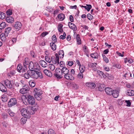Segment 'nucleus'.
I'll return each instance as SVG.
<instances>
[{
	"label": "nucleus",
	"instance_id": "62",
	"mask_svg": "<svg viewBox=\"0 0 134 134\" xmlns=\"http://www.w3.org/2000/svg\"><path fill=\"white\" fill-rule=\"evenodd\" d=\"M74 63L72 61L69 62L68 65L70 66H71Z\"/></svg>",
	"mask_w": 134,
	"mask_h": 134
},
{
	"label": "nucleus",
	"instance_id": "13",
	"mask_svg": "<svg viewBox=\"0 0 134 134\" xmlns=\"http://www.w3.org/2000/svg\"><path fill=\"white\" fill-rule=\"evenodd\" d=\"M68 26L69 27L72 29L73 30H76L77 29V28L75 25L71 22H69Z\"/></svg>",
	"mask_w": 134,
	"mask_h": 134
},
{
	"label": "nucleus",
	"instance_id": "7",
	"mask_svg": "<svg viewBox=\"0 0 134 134\" xmlns=\"http://www.w3.org/2000/svg\"><path fill=\"white\" fill-rule=\"evenodd\" d=\"M22 26V24L19 22H16L15 24H13V26L17 31L20 29Z\"/></svg>",
	"mask_w": 134,
	"mask_h": 134
},
{
	"label": "nucleus",
	"instance_id": "36",
	"mask_svg": "<svg viewBox=\"0 0 134 134\" xmlns=\"http://www.w3.org/2000/svg\"><path fill=\"white\" fill-rule=\"evenodd\" d=\"M85 68L83 66L80 65L79 66V69L80 70V72H83L85 70Z\"/></svg>",
	"mask_w": 134,
	"mask_h": 134
},
{
	"label": "nucleus",
	"instance_id": "26",
	"mask_svg": "<svg viewBox=\"0 0 134 134\" xmlns=\"http://www.w3.org/2000/svg\"><path fill=\"white\" fill-rule=\"evenodd\" d=\"M58 17L60 20L62 21L65 18V15L61 13L58 15Z\"/></svg>",
	"mask_w": 134,
	"mask_h": 134
},
{
	"label": "nucleus",
	"instance_id": "27",
	"mask_svg": "<svg viewBox=\"0 0 134 134\" xmlns=\"http://www.w3.org/2000/svg\"><path fill=\"white\" fill-rule=\"evenodd\" d=\"M98 89L99 91H103L104 90V85L102 84H98Z\"/></svg>",
	"mask_w": 134,
	"mask_h": 134
},
{
	"label": "nucleus",
	"instance_id": "25",
	"mask_svg": "<svg viewBox=\"0 0 134 134\" xmlns=\"http://www.w3.org/2000/svg\"><path fill=\"white\" fill-rule=\"evenodd\" d=\"M119 92L118 91L115 90L113 91V93H112L111 95H112L113 97L114 98H117L119 95Z\"/></svg>",
	"mask_w": 134,
	"mask_h": 134
},
{
	"label": "nucleus",
	"instance_id": "52",
	"mask_svg": "<svg viewBox=\"0 0 134 134\" xmlns=\"http://www.w3.org/2000/svg\"><path fill=\"white\" fill-rule=\"evenodd\" d=\"M2 100L4 102H5L7 101V99L6 97H5L4 96H2L1 98Z\"/></svg>",
	"mask_w": 134,
	"mask_h": 134
},
{
	"label": "nucleus",
	"instance_id": "10",
	"mask_svg": "<svg viewBox=\"0 0 134 134\" xmlns=\"http://www.w3.org/2000/svg\"><path fill=\"white\" fill-rule=\"evenodd\" d=\"M29 78L31 77L35 79V78L37 76L36 75H35L36 71L31 70H29Z\"/></svg>",
	"mask_w": 134,
	"mask_h": 134
},
{
	"label": "nucleus",
	"instance_id": "33",
	"mask_svg": "<svg viewBox=\"0 0 134 134\" xmlns=\"http://www.w3.org/2000/svg\"><path fill=\"white\" fill-rule=\"evenodd\" d=\"M29 83L30 86L32 87H34L35 85V82L32 80L30 81Z\"/></svg>",
	"mask_w": 134,
	"mask_h": 134
},
{
	"label": "nucleus",
	"instance_id": "34",
	"mask_svg": "<svg viewBox=\"0 0 134 134\" xmlns=\"http://www.w3.org/2000/svg\"><path fill=\"white\" fill-rule=\"evenodd\" d=\"M64 52L63 50H60L59 52V57H60L63 58L64 56Z\"/></svg>",
	"mask_w": 134,
	"mask_h": 134
},
{
	"label": "nucleus",
	"instance_id": "46",
	"mask_svg": "<svg viewBox=\"0 0 134 134\" xmlns=\"http://www.w3.org/2000/svg\"><path fill=\"white\" fill-rule=\"evenodd\" d=\"M86 9L88 11H89L90 10V9L92 8V6L90 4H86Z\"/></svg>",
	"mask_w": 134,
	"mask_h": 134
},
{
	"label": "nucleus",
	"instance_id": "57",
	"mask_svg": "<svg viewBox=\"0 0 134 134\" xmlns=\"http://www.w3.org/2000/svg\"><path fill=\"white\" fill-rule=\"evenodd\" d=\"M15 86L16 87H17L19 88H20L22 86L21 84L18 83H16Z\"/></svg>",
	"mask_w": 134,
	"mask_h": 134
},
{
	"label": "nucleus",
	"instance_id": "48",
	"mask_svg": "<svg viewBox=\"0 0 134 134\" xmlns=\"http://www.w3.org/2000/svg\"><path fill=\"white\" fill-rule=\"evenodd\" d=\"M113 66L119 69H120L121 67V65L119 63H117L115 64H114Z\"/></svg>",
	"mask_w": 134,
	"mask_h": 134
},
{
	"label": "nucleus",
	"instance_id": "30",
	"mask_svg": "<svg viewBox=\"0 0 134 134\" xmlns=\"http://www.w3.org/2000/svg\"><path fill=\"white\" fill-rule=\"evenodd\" d=\"M7 112L12 117L14 116L15 115V113L13 112L10 109H8Z\"/></svg>",
	"mask_w": 134,
	"mask_h": 134
},
{
	"label": "nucleus",
	"instance_id": "37",
	"mask_svg": "<svg viewBox=\"0 0 134 134\" xmlns=\"http://www.w3.org/2000/svg\"><path fill=\"white\" fill-rule=\"evenodd\" d=\"M83 72H80L77 75V77L79 79H82L83 77Z\"/></svg>",
	"mask_w": 134,
	"mask_h": 134
},
{
	"label": "nucleus",
	"instance_id": "17",
	"mask_svg": "<svg viewBox=\"0 0 134 134\" xmlns=\"http://www.w3.org/2000/svg\"><path fill=\"white\" fill-rule=\"evenodd\" d=\"M39 63L40 65L43 67L46 68L48 66L47 63L44 60H41L40 61Z\"/></svg>",
	"mask_w": 134,
	"mask_h": 134
},
{
	"label": "nucleus",
	"instance_id": "21",
	"mask_svg": "<svg viewBox=\"0 0 134 134\" xmlns=\"http://www.w3.org/2000/svg\"><path fill=\"white\" fill-rule=\"evenodd\" d=\"M29 68L30 70H34V63L30 62L29 64Z\"/></svg>",
	"mask_w": 134,
	"mask_h": 134
},
{
	"label": "nucleus",
	"instance_id": "63",
	"mask_svg": "<svg viewBox=\"0 0 134 134\" xmlns=\"http://www.w3.org/2000/svg\"><path fill=\"white\" fill-rule=\"evenodd\" d=\"M97 64L96 63H92L91 64V65L92 67H96V65H97Z\"/></svg>",
	"mask_w": 134,
	"mask_h": 134
},
{
	"label": "nucleus",
	"instance_id": "41",
	"mask_svg": "<svg viewBox=\"0 0 134 134\" xmlns=\"http://www.w3.org/2000/svg\"><path fill=\"white\" fill-rule=\"evenodd\" d=\"M27 118H26L25 117H24V118H22L20 120L21 124H24L27 121Z\"/></svg>",
	"mask_w": 134,
	"mask_h": 134
},
{
	"label": "nucleus",
	"instance_id": "40",
	"mask_svg": "<svg viewBox=\"0 0 134 134\" xmlns=\"http://www.w3.org/2000/svg\"><path fill=\"white\" fill-rule=\"evenodd\" d=\"M5 17V14L3 12H0V19H3Z\"/></svg>",
	"mask_w": 134,
	"mask_h": 134
},
{
	"label": "nucleus",
	"instance_id": "18",
	"mask_svg": "<svg viewBox=\"0 0 134 134\" xmlns=\"http://www.w3.org/2000/svg\"><path fill=\"white\" fill-rule=\"evenodd\" d=\"M5 20L7 22L10 23L13 22L14 20L13 18L10 16L6 17V18Z\"/></svg>",
	"mask_w": 134,
	"mask_h": 134
},
{
	"label": "nucleus",
	"instance_id": "4",
	"mask_svg": "<svg viewBox=\"0 0 134 134\" xmlns=\"http://www.w3.org/2000/svg\"><path fill=\"white\" fill-rule=\"evenodd\" d=\"M30 90L29 86L27 85L24 86L23 88L20 90V92L22 94H24Z\"/></svg>",
	"mask_w": 134,
	"mask_h": 134
},
{
	"label": "nucleus",
	"instance_id": "15",
	"mask_svg": "<svg viewBox=\"0 0 134 134\" xmlns=\"http://www.w3.org/2000/svg\"><path fill=\"white\" fill-rule=\"evenodd\" d=\"M43 72L45 75L51 77L52 76V74L51 72L48 70H44Z\"/></svg>",
	"mask_w": 134,
	"mask_h": 134
},
{
	"label": "nucleus",
	"instance_id": "29",
	"mask_svg": "<svg viewBox=\"0 0 134 134\" xmlns=\"http://www.w3.org/2000/svg\"><path fill=\"white\" fill-rule=\"evenodd\" d=\"M76 39L77 44H80L81 43V41L80 37V35L79 34H78L77 35Z\"/></svg>",
	"mask_w": 134,
	"mask_h": 134
},
{
	"label": "nucleus",
	"instance_id": "35",
	"mask_svg": "<svg viewBox=\"0 0 134 134\" xmlns=\"http://www.w3.org/2000/svg\"><path fill=\"white\" fill-rule=\"evenodd\" d=\"M49 67L50 69L52 71L54 70L55 69V66L53 64H49Z\"/></svg>",
	"mask_w": 134,
	"mask_h": 134
},
{
	"label": "nucleus",
	"instance_id": "59",
	"mask_svg": "<svg viewBox=\"0 0 134 134\" xmlns=\"http://www.w3.org/2000/svg\"><path fill=\"white\" fill-rule=\"evenodd\" d=\"M48 34V33L47 32H45L42 33L41 35V36L42 37H44L47 35Z\"/></svg>",
	"mask_w": 134,
	"mask_h": 134
},
{
	"label": "nucleus",
	"instance_id": "12",
	"mask_svg": "<svg viewBox=\"0 0 134 134\" xmlns=\"http://www.w3.org/2000/svg\"><path fill=\"white\" fill-rule=\"evenodd\" d=\"M64 76L65 79L68 80H73L74 79V77L71 74H70L69 72Z\"/></svg>",
	"mask_w": 134,
	"mask_h": 134
},
{
	"label": "nucleus",
	"instance_id": "60",
	"mask_svg": "<svg viewBox=\"0 0 134 134\" xmlns=\"http://www.w3.org/2000/svg\"><path fill=\"white\" fill-rule=\"evenodd\" d=\"M125 102L126 103V105L127 106H130L131 104V103L130 100H127L125 101Z\"/></svg>",
	"mask_w": 134,
	"mask_h": 134
},
{
	"label": "nucleus",
	"instance_id": "16",
	"mask_svg": "<svg viewBox=\"0 0 134 134\" xmlns=\"http://www.w3.org/2000/svg\"><path fill=\"white\" fill-rule=\"evenodd\" d=\"M35 75L37 76L35 78V79H37L38 77H40L41 79H42L43 77V76L42 73L40 71L38 72L37 71H36Z\"/></svg>",
	"mask_w": 134,
	"mask_h": 134
},
{
	"label": "nucleus",
	"instance_id": "55",
	"mask_svg": "<svg viewBox=\"0 0 134 134\" xmlns=\"http://www.w3.org/2000/svg\"><path fill=\"white\" fill-rule=\"evenodd\" d=\"M52 39L54 41V42L55 43L57 42V39L55 35H53V36L52 37Z\"/></svg>",
	"mask_w": 134,
	"mask_h": 134
},
{
	"label": "nucleus",
	"instance_id": "54",
	"mask_svg": "<svg viewBox=\"0 0 134 134\" xmlns=\"http://www.w3.org/2000/svg\"><path fill=\"white\" fill-rule=\"evenodd\" d=\"M87 17L88 19L90 20H92L93 18V16L89 14H87Z\"/></svg>",
	"mask_w": 134,
	"mask_h": 134
},
{
	"label": "nucleus",
	"instance_id": "53",
	"mask_svg": "<svg viewBox=\"0 0 134 134\" xmlns=\"http://www.w3.org/2000/svg\"><path fill=\"white\" fill-rule=\"evenodd\" d=\"M83 48L85 52L86 53L87 52H88V49L87 47L86 46H84Z\"/></svg>",
	"mask_w": 134,
	"mask_h": 134
},
{
	"label": "nucleus",
	"instance_id": "24",
	"mask_svg": "<svg viewBox=\"0 0 134 134\" xmlns=\"http://www.w3.org/2000/svg\"><path fill=\"white\" fill-rule=\"evenodd\" d=\"M86 85L91 88H94L96 86V84L93 83H86Z\"/></svg>",
	"mask_w": 134,
	"mask_h": 134
},
{
	"label": "nucleus",
	"instance_id": "44",
	"mask_svg": "<svg viewBox=\"0 0 134 134\" xmlns=\"http://www.w3.org/2000/svg\"><path fill=\"white\" fill-rule=\"evenodd\" d=\"M27 67H24V66L23 67L22 66V68H21L20 71V72H24L26 71H27Z\"/></svg>",
	"mask_w": 134,
	"mask_h": 134
},
{
	"label": "nucleus",
	"instance_id": "61",
	"mask_svg": "<svg viewBox=\"0 0 134 134\" xmlns=\"http://www.w3.org/2000/svg\"><path fill=\"white\" fill-rule=\"evenodd\" d=\"M69 19L71 22H73L74 21V18L72 15H70V16Z\"/></svg>",
	"mask_w": 134,
	"mask_h": 134
},
{
	"label": "nucleus",
	"instance_id": "9",
	"mask_svg": "<svg viewBox=\"0 0 134 134\" xmlns=\"http://www.w3.org/2000/svg\"><path fill=\"white\" fill-rule=\"evenodd\" d=\"M114 90L110 88L106 87L105 89V91L106 93L108 95H111L113 93Z\"/></svg>",
	"mask_w": 134,
	"mask_h": 134
},
{
	"label": "nucleus",
	"instance_id": "22",
	"mask_svg": "<svg viewBox=\"0 0 134 134\" xmlns=\"http://www.w3.org/2000/svg\"><path fill=\"white\" fill-rule=\"evenodd\" d=\"M12 30V28L9 27L6 29L5 31V35L6 36H7L10 33Z\"/></svg>",
	"mask_w": 134,
	"mask_h": 134
},
{
	"label": "nucleus",
	"instance_id": "38",
	"mask_svg": "<svg viewBox=\"0 0 134 134\" xmlns=\"http://www.w3.org/2000/svg\"><path fill=\"white\" fill-rule=\"evenodd\" d=\"M90 56L93 58L96 59L98 57V54L97 53L91 54L90 55Z\"/></svg>",
	"mask_w": 134,
	"mask_h": 134
},
{
	"label": "nucleus",
	"instance_id": "8",
	"mask_svg": "<svg viewBox=\"0 0 134 134\" xmlns=\"http://www.w3.org/2000/svg\"><path fill=\"white\" fill-rule=\"evenodd\" d=\"M4 83L7 87L8 88H12V85L10 81L8 79H6L4 81Z\"/></svg>",
	"mask_w": 134,
	"mask_h": 134
},
{
	"label": "nucleus",
	"instance_id": "56",
	"mask_svg": "<svg viewBox=\"0 0 134 134\" xmlns=\"http://www.w3.org/2000/svg\"><path fill=\"white\" fill-rule=\"evenodd\" d=\"M130 75L129 73H127L125 74L124 75V77H125V78L126 79H127L129 77Z\"/></svg>",
	"mask_w": 134,
	"mask_h": 134
},
{
	"label": "nucleus",
	"instance_id": "42",
	"mask_svg": "<svg viewBox=\"0 0 134 134\" xmlns=\"http://www.w3.org/2000/svg\"><path fill=\"white\" fill-rule=\"evenodd\" d=\"M29 70L27 71L25 73L24 75V77L26 79H29Z\"/></svg>",
	"mask_w": 134,
	"mask_h": 134
},
{
	"label": "nucleus",
	"instance_id": "49",
	"mask_svg": "<svg viewBox=\"0 0 134 134\" xmlns=\"http://www.w3.org/2000/svg\"><path fill=\"white\" fill-rule=\"evenodd\" d=\"M66 34L65 32L63 33V35H61L60 36V39L63 40L66 38Z\"/></svg>",
	"mask_w": 134,
	"mask_h": 134
},
{
	"label": "nucleus",
	"instance_id": "51",
	"mask_svg": "<svg viewBox=\"0 0 134 134\" xmlns=\"http://www.w3.org/2000/svg\"><path fill=\"white\" fill-rule=\"evenodd\" d=\"M22 66L20 65H18L17 66V69L18 71L19 72H20V71H21V68H22Z\"/></svg>",
	"mask_w": 134,
	"mask_h": 134
},
{
	"label": "nucleus",
	"instance_id": "20",
	"mask_svg": "<svg viewBox=\"0 0 134 134\" xmlns=\"http://www.w3.org/2000/svg\"><path fill=\"white\" fill-rule=\"evenodd\" d=\"M55 56L56 58L55 60L53 62V63L57 65L59 63V58L58 55L57 53L55 54Z\"/></svg>",
	"mask_w": 134,
	"mask_h": 134
},
{
	"label": "nucleus",
	"instance_id": "2",
	"mask_svg": "<svg viewBox=\"0 0 134 134\" xmlns=\"http://www.w3.org/2000/svg\"><path fill=\"white\" fill-rule=\"evenodd\" d=\"M34 96L36 99L38 100H40L42 97L41 95L42 93V91L40 90H38L37 88L34 89Z\"/></svg>",
	"mask_w": 134,
	"mask_h": 134
},
{
	"label": "nucleus",
	"instance_id": "43",
	"mask_svg": "<svg viewBox=\"0 0 134 134\" xmlns=\"http://www.w3.org/2000/svg\"><path fill=\"white\" fill-rule=\"evenodd\" d=\"M45 59L46 61L48 63H50L51 62V59L49 57L46 56L45 57Z\"/></svg>",
	"mask_w": 134,
	"mask_h": 134
},
{
	"label": "nucleus",
	"instance_id": "39",
	"mask_svg": "<svg viewBox=\"0 0 134 134\" xmlns=\"http://www.w3.org/2000/svg\"><path fill=\"white\" fill-rule=\"evenodd\" d=\"M5 27V23L4 22H2L0 24V29H2Z\"/></svg>",
	"mask_w": 134,
	"mask_h": 134
},
{
	"label": "nucleus",
	"instance_id": "64",
	"mask_svg": "<svg viewBox=\"0 0 134 134\" xmlns=\"http://www.w3.org/2000/svg\"><path fill=\"white\" fill-rule=\"evenodd\" d=\"M109 51L108 49L104 50L103 52V54H107L109 52Z\"/></svg>",
	"mask_w": 134,
	"mask_h": 134
},
{
	"label": "nucleus",
	"instance_id": "50",
	"mask_svg": "<svg viewBox=\"0 0 134 134\" xmlns=\"http://www.w3.org/2000/svg\"><path fill=\"white\" fill-rule=\"evenodd\" d=\"M48 134H55L54 131L52 129H50L48 131Z\"/></svg>",
	"mask_w": 134,
	"mask_h": 134
},
{
	"label": "nucleus",
	"instance_id": "58",
	"mask_svg": "<svg viewBox=\"0 0 134 134\" xmlns=\"http://www.w3.org/2000/svg\"><path fill=\"white\" fill-rule=\"evenodd\" d=\"M97 74H98L100 76H101L103 74V72L102 71H100L99 70H98L97 72Z\"/></svg>",
	"mask_w": 134,
	"mask_h": 134
},
{
	"label": "nucleus",
	"instance_id": "23",
	"mask_svg": "<svg viewBox=\"0 0 134 134\" xmlns=\"http://www.w3.org/2000/svg\"><path fill=\"white\" fill-rule=\"evenodd\" d=\"M126 94L130 96L134 95V91L132 90H128L126 92Z\"/></svg>",
	"mask_w": 134,
	"mask_h": 134
},
{
	"label": "nucleus",
	"instance_id": "19",
	"mask_svg": "<svg viewBox=\"0 0 134 134\" xmlns=\"http://www.w3.org/2000/svg\"><path fill=\"white\" fill-rule=\"evenodd\" d=\"M34 71H36L37 70H39L40 69V66L39 64L36 62L34 63Z\"/></svg>",
	"mask_w": 134,
	"mask_h": 134
},
{
	"label": "nucleus",
	"instance_id": "32",
	"mask_svg": "<svg viewBox=\"0 0 134 134\" xmlns=\"http://www.w3.org/2000/svg\"><path fill=\"white\" fill-rule=\"evenodd\" d=\"M28 60V59L27 58H25V62L23 63V65L24 67H27V65L29 64V62Z\"/></svg>",
	"mask_w": 134,
	"mask_h": 134
},
{
	"label": "nucleus",
	"instance_id": "5",
	"mask_svg": "<svg viewBox=\"0 0 134 134\" xmlns=\"http://www.w3.org/2000/svg\"><path fill=\"white\" fill-rule=\"evenodd\" d=\"M17 103V100L16 98H12L10 99L8 103V105L9 107H11L15 105Z\"/></svg>",
	"mask_w": 134,
	"mask_h": 134
},
{
	"label": "nucleus",
	"instance_id": "14",
	"mask_svg": "<svg viewBox=\"0 0 134 134\" xmlns=\"http://www.w3.org/2000/svg\"><path fill=\"white\" fill-rule=\"evenodd\" d=\"M0 90L4 92H6L7 91L6 87L1 82H0Z\"/></svg>",
	"mask_w": 134,
	"mask_h": 134
},
{
	"label": "nucleus",
	"instance_id": "47",
	"mask_svg": "<svg viewBox=\"0 0 134 134\" xmlns=\"http://www.w3.org/2000/svg\"><path fill=\"white\" fill-rule=\"evenodd\" d=\"M7 15H10L12 14V10L10 9L8 10L6 12Z\"/></svg>",
	"mask_w": 134,
	"mask_h": 134
},
{
	"label": "nucleus",
	"instance_id": "45",
	"mask_svg": "<svg viewBox=\"0 0 134 134\" xmlns=\"http://www.w3.org/2000/svg\"><path fill=\"white\" fill-rule=\"evenodd\" d=\"M5 35L4 34L2 33L0 35L1 38L2 40H5L6 38L5 37Z\"/></svg>",
	"mask_w": 134,
	"mask_h": 134
},
{
	"label": "nucleus",
	"instance_id": "1",
	"mask_svg": "<svg viewBox=\"0 0 134 134\" xmlns=\"http://www.w3.org/2000/svg\"><path fill=\"white\" fill-rule=\"evenodd\" d=\"M37 109L35 107H31L30 106L27 107V109L22 108L21 110L22 115L26 118H29L30 117V115L33 114L35 113L34 111H36Z\"/></svg>",
	"mask_w": 134,
	"mask_h": 134
},
{
	"label": "nucleus",
	"instance_id": "28",
	"mask_svg": "<svg viewBox=\"0 0 134 134\" xmlns=\"http://www.w3.org/2000/svg\"><path fill=\"white\" fill-rule=\"evenodd\" d=\"M55 43L52 42L50 43V46L51 48L53 50L55 51L56 48V46L55 45Z\"/></svg>",
	"mask_w": 134,
	"mask_h": 134
},
{
	"label": "nucleus",
	"instance_id": "6",
	"mask_svg": "<svg viewBox=\"0 0 134 134\" xmlns=\"http://www.w3.org/2000/svg\"><path fill=\"white\" fill-rule=\"evenodd\" d=\"M27 100L29 103L31 105H33L35 103V100L34 97L31 95H29L28 96Z\"/></svg>",
	"mask_w": 134,
	"mask_h": 134
},
{
	"label": "nucleus",
	"instance_id": "11",
	"mask_svg": "<svg viewBox=\"0 0 134 134\" xmlns=\"http://www.w3.org/2000/svg\"><path fill=\"white\" fill-rule=\"evenodd\" d=\"M62 71V74L64 75V76H65L69 72V70L65 67H63L61 69Z\"/></svg>",
	"mask_w": 134,
	"mask_h": 134
},
{
	"label": "nucleus",
	"instance_id": "31",
	"mask_svg": "<svg viewBox=\"0 0 134 134\" xmlns=\"http://www.w3.org/2000/svg\"><path fill=\"white\" fill-rule=\"evenodd\" d=\"M63 25L62 24L59 25L58 27V30L59 32L61 33H62L63 32V30L62 29Z\"/></svg>",
	"mask_w": 134,
	"mask_h": 134
},
{
	"label": "nucleus",
	"instance_id": "3",
	"mask_svg": "<svg viewBox=\"0 0 134 134\" xmlns=\"http://www.w3.org/2000/svg\"><path fill=\"white\" fill-rule=\"evenodd\" d=\"M54 75L57 79H60L62 78L63 77V74L61 69L59 68H57L55 70Z\"/></svg>",
	"mask_w": 134,
	"mask_h": 134
}]
</instances>
